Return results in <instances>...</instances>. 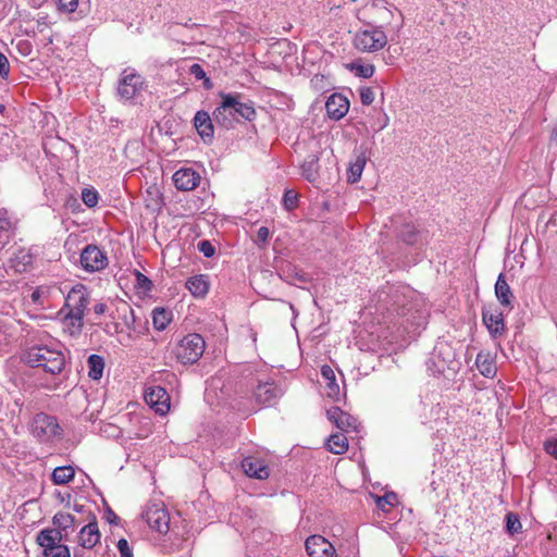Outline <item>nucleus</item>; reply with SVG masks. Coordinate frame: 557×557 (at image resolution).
<instances>
[{
    "mask_svg": "<svg viewBox=\"0 0 557 557\" xmlns=\"http://www.w3.org/2000/svg\"><path fill=\"white\" fill-rule=\"evenodd\" d=\"M505 520H506V531L510 535H515L521 531L522 524H521L519 516L517 513L508 512L505 517Z\"/></svg>",
    "mask_w": 557,
    "mask_h": 557,
    "instance_id": "nucleus-39",
    "label": "nucleus"
},
{
    "mask_svg": "<svg viewBox=\"0 0 557 557\" xmlns=\"http://www.w3.org/2000/svg\"><path fill=\"white\" fill-rule=\"evenodd\" d=\"M145 86L144 77L134 69H125L119 79L116 92L121 100L134 99Z\"/></svg>",
    "mask_w": 557,
    "mask_h": 557,
    "instance_id": "nucleus-8",
    "label": "nucleus"
},
{
    "mask_svg": "<svg viewBox=\"0 0 557 557\" xmlns=\"http://www.w3.org/2000/svg\"><path fill=\"white\" fill-rule=\"evenodd\" d=\"M283 205L287 210H293L298 205V196L294 190H286L283 195Z\"/></svg>",
    "mask_w": 557,
    "mask_h": 557,
    "instance_id": "nucleus-44",
    "label": "nucleus"
},
{
    "mask_svg": "<svg viewBox=\"0 0 557 557\" xmlns=\"http://www.w3.org/2000/svg\"><path fill=\"white\" fill-rule=\"evenodd\" d=\"M545 451L557 459V438L547 440L544 443Z\"/></svg>",
    "mask_w": 557,
    "mask_h": 557,
    "instance_id": "nucleus-49",
    "label": "nucleus"
},
{
    "mask_svg": "<svg viewBox=\"0 0 557 557\" xmlns=\"http://www.w3.org/2000/svg\"><path fill=\"white\" fill-rule=\"evenodd\" d=\"M90 301V293L88 288L78 283L74 285L71 290L67 293L65 298V304L60 311L62 314L64 311H69L76 314H85V309L89 305Z\"/></svg>",
    "mask_w": 557,
    "mask_h": 557,
    "instance_id": "nucleus-9",
    "label": "nucleus"
},
{
    "mask_svg": "<svg viewBox=\"0 0 557 557\" xmlns=\"http://www.w3.org/2000/svg\"><path fill=\"white\" fill-rule=\"evenodd\" d=\"M82 268L89 273L103 270L108 265V257L99 246H85L79 258Z\"/></svg>",
    "mask_w": 557,
    "mask_h": 557,
    "instance_id": "nucleus-11",
    "label": "nucleus"
},
{
    "mask_svg": "<svg viewBox=\"0 0 557 557\" xmlns=\"http://www.w3.org/2000/svg\"><path fill=\"white\" fill-rule=\"evenodd\" d=\"M326 448L335 455H342L348 449V441L344 433H335L330 435L326 441Z\"/></svg>",
    "mask_w": 557,
    "mask_h": 557,
    "instance_id": "nucleus-34",
    "label": "nucleus"
},
{
    "mask_svg": "<svg viewBox=\"0 0 557 557\" xmlns=\"http://www.w3.org/2000/svg\"><path fill=\"white\" fill-rule=\"evenodd\" d=\"M82 200L88 208H94L98 205L99 193L94 187L84 188L82 190Z\"/></svg>",
    "mask_w": 557,
    "mask_h": 557,
    "instance_id": "nucleus-41",
    "label": "nucleus"
},
{
    "mask_svg": "<svg viewBox=\"0 0 557 557\" xmlns=\"http://www.w3.org/2000/svg\"><path fill=\"white\" fill-rule=\"evenodd\" d=\"M63 313L62 324L64 331L72 337L78 336L84 327V315L69 311H64Z\"/></svg>",
    "mask_w": 557,
    "mask_h": 557,
    "instance_id": "nucleus-26",
    "label": "nucleus"
},
{
    "mask_svg": "<svg viewBox=\"0 0 557 557\" xmlns=\"http://www.w3.org/2000/svg\"><path fill=\"white\" fill-rule=\"evenodd\" d=\"M325 110L331 120L339 121L347 114L349 101L341 94H332L325 102Z\"/></svg>",
    "mask_w": 557,
    "mask_h": 557,
    "instance_id": "nucleus-18",
    "label": "nucleus"
},
{
    "mask_svg": "<svg viewBox=\"0 0 557 557\" xmlns=\"http://www.w3.org/2000/svg\"><path fill=\"white\" fill-rule=\"evenodd\" d=\"M5 111V106L0 104V113H3Z\"/></svg>",
    "mask_w": 557,
    "mask_h": 557,
    "instance_id": "nucleus-58",
    "label": "nucleus"
},
{
    "mask_svg": "<svg viewBox=\"0 0 557 557\" xmlns=\"http://www.w3.org/2000/svg\"><path fill=\"white\" fill-rule=\"evenodd\" d=\"M305 546L310 557H336V550L332 543L321 535H310L306 540Z\"/></svg>",
    "mask_w": 557,
    "mask_h": 557,
    "instance_id": "nucleus-14",
    "label": "nucleus"
},
{
    "mask_svg": "<svg viewBox=\"0 0 557 557\" xmlns=\"http://www.w3.org/2000/svg\"><path fill=\"white\" fill-rule=\"evenodd\" d=\"M143 518L152 530L161 534H165L170 529V516L163 504L147 505Z\"/></svg>",
    "mask_w": 557,
    "mask_h": 557,
    "instance_id": "nucleus-10",
    "label": "nucleus"
},
{
    "mask_svg": "<svg viewBox=\"0 0 557 557\" xmlns=\"http://www.w3.org/2000/svg\"><path fill=\"white\" fill-rule=\"evenodd\" d=\"M59 531H39L36 543L41 548L42 557H71L67 545L63 544Z\"/></svg>",
    "mask_w": 557,
    "mask_h": 557,
    "instance_id": "nucleus-5",
    "label": "nucleus"
},
{
    "mask_svg": "<svg viewBox=\"0 0 557 557\" xmlns=\"http://www.w3.org/2000/svg\"><path fill=\"white\" fill-rule=\"evenodd\" d=\"M81 507H82V506H79V505H75V506H74V509H75L76 511H81Z\"/></svg>",
    "mask_w": 557,
    "mask_h": 557,
    "instance_id": "nucleus-60",
    "label": "nucleus"
},
{
    "mask_svg": "<svg viewBox=\"0 0 557 557\" xmlns=\"http://www.w3.org/2000/svg\"><path fill=\"white\" fill-rule=\"evenodd\" d=\"M100 532L98 528V523L96 517H92V520L83 527L78 534V543L81 547L91 549L100 542Z\"/></svg>",
    "mask_w": 557,
    "mask_h": 557,
    "instance_id": "nucleus-22",
    "label": "nucleus"
},
{
    "mask_svg": "<svg viewBox=\"0 0 557 557\" xmlns=\"http://www.w3.org/2000/svg\"><path fill=\"white\" fill-rule=\"evenodd\" d=\"M205 351V339L200 334L190 333L183 337L174 348L176 359L183 364L196 363Z\"/></svg>",
    "mask_w": 557,
    "mask_h": 557,
    "instance_id": "nucleus-4",
    "label": "nucleus"
},
{
    "mask_svg": "<svg viewBox=\"0 0 557 557\" xmlns=\"http://www.w3.org/2000/svg\"><path fill=\"white\" fill-rule=\"evenodd\" d=\"M319 159L317 156H308L301 164L302 176L308 182H314L318 178Z\"/></svg>",
    "mask_w": 557,
    "mask_h": 557,
    "instance_id": "nucleus-35",
    "label": "nucleus"
},
{
    "mask_svg": "<svg viewBox=\"0 0 557 557\" xmlns=\"http://www.w3.org/2000/svg\"><path fill=\"white\" fill-rule=\"evenodd\" d=\"M475 364L480 373L485 377H493L496 374L497 368L490 354L480 351L476 355Z\"/></svg>",
    "mask_w": 557,
    "mask_h": 557,
    "instance_id": "nucleus-31",
    "label": "nucleus"
},
{
    "mask_svg": "<svg viewBox=\"0 0 557 557\" xmlns=\"http://www.w3.org/2000/svg\"><path fill=\"white\" fill-rule=\"evenodd\" d=\"M170 323V314L163 308H156L152 311V324L156 330L163 331Z\"/></svg>",
    "mask_w": 557,
    "mask_h": 557,
    "instance_id": "nucleus-38",
    "label": "nucleus"
},
{
    "mask_svg": "<svg viewBox=\"0 0 557 557\" xmlns=\"http://www.w3.org/2000/svg\"><path fill=\"white\" fill-rule=\"evenodd\" d=\"M16 48L18 52L24 57L29 55L33 50L32 44L28 40H20L16 45Z\"/></svg>",
    "mask_w": 557,
    "mask_h": 557,
    "instance_id": "nucleus-50",
    "label": "nucleus"
},
{
    "mask_svg": "<svg viewBox=\"0 0 557 557\" xmlns=\"http://www.w3.org/2000/svg\"><path fill=\"white\" fill-rule=\"evenodd\" d=\"M37 24H38V28L41 26V25H46V22L45 21H37Z\"/></svg>",
    "mask_w": 557,
    "mask_h": 557,
    "instance_id": "nucleus-57",
    "label": "nucleus"
},
{
    "mask_svg": "<svg viewBox=\"0 0 557 557\" xmlns=\"http://www.w3.org/2000/svg\"><path fill=\"white\" fill-rule=\"evenodd\" d=\"M108 311V306L104 302H98L94 306V312L97 315H102Z\"/></svg>",
    "mask_w": 557,
    "mask_h": 557,
    "instance_id": "nucleus-55",
    "label": "nucleus"
},
{
    "mask_svg": "<svg viewBox=\"0 0 557 557\" xmlns=\"http://www.w3.org/2000/svg\"><path fill=\"white\" fill-rule=\"evenodd\" d=\"M144 201L146 208L152 213H159L164 206L163 195L156 185L149 186L146 189Z\"/></svg>",
    "mask_w": 557,
    "mask_h": 557,
    "instance_id": "nucleus-27",
    "label": "nucleus"
},
{
    "mask_svg": "<svg viewBox=\"0 0 557 557\" xmlns=\"http://www.w3.org/2000/svg\"><path fill=\"white\" fill-rule=\"evenodd\" d=\"M75 517L67 512H57L52 518L54 528H46L41 531H59L61 539L67 540L70 532L74 531Z\"/></svg>",
    "mask_w": 557,
    "mask_h": 557,
    "instance_id": "nucleus-21",
    "label": "nucleus"
},
{
    "mask_svg": "<svg viewBox=\"0 0 557 557\" xmlns=\"http://www.w3.org/2000/svg\"><path fill=\"white\" fill-rule=\"evenodd\" d=\"M387 44V37L381 27H369L356 33L354 45L363 52H374L383 49Z\"/></svg>",
    "mask_w": 557,
    "mask_h": 557,
    "instance_id": "nucleus-6",
    "label": "nucleus"
},
{
    "mask_svg": "<svg viewBox=\"0 0 557 557\" xmlns=\"http://www.w3.org/2000/svg\"><path fill=\"white\" fill-rule=\"evenodd\" d=\"M120 557H133V550L126 539H120L116 544Z\"/></svg>",
    "mask_w": 557,
    "mask_h": 557,
    "instance_id": "nucleus-46",
    "label": "nucleus"
},
{
    "mask_svg": "<svg viewBox=\"0 0 557 557\" xmlns=\"http://www.w3.org/2000/svg\"><path fill=\"white\" fill-rule=\"evenodd\" d=\"M135 277H136V288L143 290L144 293L151 292L153 284L150 278H148L145 274L139 272L138 270H135Z\"/></svg>",
    "mask_w": 557,
    "mask_h": 557,
    "instance_id": "nucleus-42",
    "label": "nucleus"
},
{
    "mask_svg": "<svg viewBox=\"0 0 557 557\" xmlns=\"http://www.w3.org/2000/svg\"><path fill=\"white\" fill-rule=\"evenodd\" d=\"M185 285L191 295L198 298L205 297L209 292V282L202 274L189 277Z\"/></svg>",
    "mask_w": 557,
    "mask_h": 557,
    "instance_id": "nucleus-29",
    "label": "nucleus"
},
{
    "mask_svg": "<svg viewBox=\"0 0 557 557\" xmlns=\"http://www.w3.org/2000/svg\"><path fill=\"white\" fill-rule=\"evenodd\" d=\"M24 361L33 368H41L50 374H59L65 367V357L61 350L52 349L46 345L30 347L23 357Z\"/></svg>",
    "mask_w": 557,
    "mask_h": 557,
    "instance_id": "nucleus-1",
    "label": "nucleus"
},
{
    "mask_svg": "<svg viewBox=\"0 0 557 557\" xmlns=\"http://www.w3.org/2000/svg\"><path fill=\"white\" fill-rule=\"evenodd\" d=\"M104 518L108 521V523H110V524H117V522L120 520L117 515L110 507H107V509L104 511Z\"/></svg>",
    "mask_w": 557,
    "mask_h": 557,
    "instance_id": "nucleus-52",
    "label": "nucleus"
},
{
    "mask_svg": "<svg viewBox=\"0 0 557 557\" xmlns=\"http://www.w3.org/2000/svg\"><path fill=\"white\" fill-rule=\"evenodd\" d=\"M368 157L364 151L356 154L355 160L350 162L348 168V181L350 183H357L361 178Z\"/></svg>",
    "mask_w": 557,
    "mask_h": 557,
    "instance_id": "nucleus-32",
    "label": "nucleus"
},
{
    "mask_svg": "<svg viewBox=\"0 0 557 557\" xmlns=\"http://www.w3.org/2000/svg\"><path fill=\"white\" fill-rule=\"evenodd\" d=\"M174 186L182 191H190L197 188L201 175L191 168H181L173 174Z\"/></svg>",
    "mask_w": 557,
    "mask_h": 557,
    "instance_id": "nucleus-15",
    "label": "nucleus"
},
{
    "mask_svg": "<svg viewBox=\"0 0 557 557\" xmlns=\"http://www.w3.org/2000/svg\"><path fill=\"white\" fill-rule=\"evenodd\" d=\"M428 369L435 376L448 377L458 372L460 362L456 358L454 348L447 342L436 344L432 357L428 361Z\"/></svg>",
    "mask_w": 557,
    "mask_h": 557,
    "instance_id": "nucleus-2",
    "label": "nucleus"
},
{
    "mask_svg": "<svg viewBox=\"0 0 557 557\" xmlns=\"http://www.w3.org/2000/svg\"><path fill=\"white\" fill-rule=\"evenodd\" d=\"M482 319L493 338L500 337L505 333L506 327L502 312L483 309Z\"/></svg>",
    "mask_w": 557,
    "mask_h": 557,
    "instance_id": "nucleus-19",
    "label": "nucleus"
},
{
    "mask_svg": "<svg viewBox=\"0 0 557 557\" xmlns=\"http://www.w3.org/2000/svg\"><path fill=\"white\" fill-rule=\"evenodd\" d=\"M189 73L197 79H203L206 88H211L210 79L206 77V72L203 71L202 66L198 63L193 64L189 67Z\"/></svg>",
    "mask_w": 557,
    "mask_h": 557,
    "instance_id": "nucleus-43",
    "label": "nucleus"
},
{
    "mask_svg": "<svg viewBox=\"0 0 557 557\" xmlns=\"http://www.w3.org/2000/svg\"><path fill=\"white\" fill-rule=\"evenodd\" d=\"M88 376L95 381L102 377L104 369V359L99 355H90L87 360Z\"/></svg>",
    "mask_w": 557,
    "mask_h": 557,
    "instance_id": "nucleus-37",
    "label": "nucleus"
},
{
    "mask_svg": "<svg viewBox=\"0 0 557 557\" xmlns=\"http://www.w3.org/2000/svg\"><path fill=\"white\" fill-rule=\"evenodd\" d=\"M358 75L363 78H370L374 74L373 65H359Z\"/></svg>",
    "mask_w": 557,
    "mask_h": 557,
    "instance_id": "nucleus-51",
    "label": "nucleus"
},
{
    "mask_svg": "<svg viewBox=\"0 0 557 557\" xmlns=\"http://www.w3.org/2000/svg\"><path fill=\"white\" fill-rule=\"evenodd\" d=\"M283 389L273 381L258 383L253 387V398L256 403L262 407H271L276 405L277 400L283 396Z\"/></svg>",
    "mask_w": 557,
    "mask_h": 557,
    "instance_id": "nucleus-12",
    "label": "nucleus"
},
{
    "mask_svg": "<svg viewBox=\"0 0 557 557\" xmlns=\"http://www.w3.org/2000/svg\"><path fill=\"white\" fill-rule=\"evenodd\" d=\"M78 0H58V8L65 13H72L77 9Z\"/></svg>",
    "mask_w": 557,
    "mask_h": 557,
    "instance_id": "nucleus-45",
    "label": "nucleus"
},
{
    "mask_svg": "<svg viewBox=\"0 0 557 557\" xmlns=\"http://www.w3.org/2000/svg\"><path fill=\"white\" fill-rule=\"evenodd\" d=\"M213 117L206 111H198L194 117V125L205 141L213 138Z\"/></svg>",
    "mask_w": 557,
    "mask_h": 557,
    "instance_id": "nucleus-25",
    "label": "nucleus"
},
{
    "mask_svg": "<svg viewBox=\"0 0 557 557\" xmlns=\"http://www.w3.org/2000/svg\"><path fill=\"white\" fill-rule=\"evenodd\" d=\"M269 228L265 227V226H260L258 230H257V240L258 242H261V243H264L268 240L269 238Z\"/></svg>",
    "mask_w": 557,
    "mask_h": 557,
    "instance_id": "nucleus-53",
    "label": "nucleus"
},
{
    "mask_svg": "<svg viewBox=\"0 0 557 557\" xmlns=\"http://www.w3.org/2000/svg\"><path fill=\"white\" fill-rule=\"evenodd\" d=\"M15 222L5 208H0V242H9L14 234Z\"/></svg>",
    "mask_w": 557,
    "mask_h": 557,
    "instance_id": "nucleus-33",
    "label": "nucleus"
},
{
    "mask_svg": "<svg viewBox=\"0 0 557 557\" xmlns=\"http://www.w3.org/2000/svg\"><path fill=\"white\" fill-rule=\"evenodd\" d=\"M406 288L385 286L379 293L376 308L382 312L391 314L405 315L409 311L410 299L405 295Z\"/></svg>",
    "mask_w": 557,
    "mask_h": 557,
    "instance_id": "nucleus-3",
    "label": "nucleus"
},
{
    "mask_svg": "<svg viewBox=\"0 0 557 557\" xmlns=\"http://www.w3.org/2000/svg\"><path fill=\"white\" fill-rule=\"evenodd\" d=\"M34 262V256L27 247H20L12 252L9 258L10 267L17 273H24L30 270Z\"/></svg>",
    "mask_w": 557,
    "mask_h": 557,
    "instance_id": "nucleus-20",
    "label": "nucleus"
},
{
    "mask_svg": "<svg viewBox=\"0 0 557 557\" xmlns=\"http://www.w3.org/2000/svg\"><path fill=\"white\" fill-rule=\"evenodd\" d=\"M242 467L245 473L250 478L264 480L270 475V470L265 462L256 457H246L242 461Z\"/></svg>",
    "mask_w": 557,
    "mask_h": 557,
    "instance_id": "nucleus-24",
    "label": "nucleus"
},
{
    "mask_svg": "<svg viewBox=\"0 0 557 557\" xmlns=\"http://www.w3.org/2000/svg\"><path fill=\"white\" fill-rule=\"evenodd\" d=\"M321 375L325 381V395L326 397L337 400L339 396V385L336 383V377L333 369L325 364L321 368Z\"/></svg>",
    "mask_w": 557,
    "mask_h": 557,
    "instance_id": "nucleus-28",
    "label": "nucleus"
},
{
    "mask_svg": "<svg viewBox=\"0 0 557 557\" xmlns=\"http://www.w3.org/2000/svg\"><path fill=\"white\" fill-rule=\"evenodd\" d=\"M75 476V470L72 466H61L54 468L51 474V481L55 485H63L71 482Z\"/></svg>",
    "mask_w": 557,
    "mask_h": 557,
    "instance_id": "nucleus-36",
    "label": "nucleus"
},
{
    "mask_svg": "<svg viewBox=\"0 0 557 557\" xmlns=\"http://www.w3.org/2000/svg\"><path fill=\"white\" fill-rule=\"evenodd\" d=\"M327 419L343 432H357L359 422L357 418L343 411L339 407H332L326 411Z\"/></svg>",
    "mask_w": 557,
    "mask_h": 557,
    "instance_id": "nucleus-16",
    "label": "nucleus"
},
{
    "mask_svg": "<svg viewBox=\"0 0 557 557\" xmlns=\"http://www.w3.org/2000/svg\"><path fill=\"white\" fill-rule=\"evenodd\" d=\"M198 244L207 245V244H210V242L208 239H203V240L199 242Z\"/></svg>",
    "mask_w": 557,
    "mask_h": 557,
    "instance_id": "nucleus-59",
    "label": "nucleus"
},
{
    "mask_svg": "<svg viewBox=\"0 0 557 557\" xmlns=\"http://www.w3.org/2000/svg\"><path fill=\"white\" fill-rule=\"evenodd\" d=\"M10 75V62L8 58L0 52V77L7 79Z\"/></svg>",
    "mask_w": 557,
    "mask_h": 557,
    "instance_id": "nucleus-48",
    "label": "nucleus"
},
{
    "mask_svg": "<svg viewBox=\"0 0 557 557\" xmlns=\"http://www.w3.org/2000/svg\"><path fill=\"white\" fill-rule=\"evenodd\" d=\"M226 100H231L234 116L236 121L238 117H243L247 121L255 120L257 113L253 107L252 101H242V96L239 94H224Z\"/></svg>",
    "mask_w": 557,
    "mask_h": 557,
    "instance_id": "nucleus-17",
    "label": "nucleus"
},
{
    "mask_svg": "<svg viewBox=\"0 0 557 557\" xmlns=\"http://www.w3.org/2000/svg\"><path fill=\"white\" fill-rule=\"evenodd\" d=\"M145 401L161 416L165 414L170 409V396L161 386L149 387L145 392Z\"/></svg>",
    "mask_w": 557,
    "mask_h": 557,
    "instance_id": "nucleus-13",
    "label": "nucleus"
},
{
    "mask_svg": "<svg viewBox=\"0 0 557 557\" xmlns=\"http://www.w3.org/2000/svg\"><path fill=\"white\" fill-rule=\"evenodd\" d=\"M495 295L503 306L509 309L512 308L511 298L513 296L503 273L498 275L497 281L495 283Z\"/></svg>",
    "mask_w": 557,
    "mask_h": 557,
    "instance_id": "nucleus-30",
    "label": "nucleus"
},
{
    "mask_svg": "<svg viewBox=\"0 0 557 557\" xmlns=\"http://www.w3.org/2000/svg\"><path fill=\"white\" fill-rule=\"evenodd\" d=\"M398 503L397 495L393 492L385 493L376 499V506L382 511H387L389 507H394Z\"/></svg>",
    "mask_w": 557,
    "mask_h": 557,
    "instance_id": "nucleus-40",
    "label": "nucleus"
},
{
    "mask_svg": "<svg viewBox=\"0 0 557 557\" xmlns=\"http://www.w3.org/2000/svg\"><path fill=\"white\" fill-rule=\"evenodd\" d=\"M360 100L364 106H370L374 101V91L370 87L360 88Z\"/></svg>",
    "mask_w": 557,
    "mask_h": 557,
    "instance_id": "nucleus-47",
    "label": "nucleus"
},
{
    "mask_svg": "<svg viewBox=\"0 0 557 557\" xmlns=\"http://www.w3.org/2000/svg\"><path fill=\"white\" fill-rule=\"evenodd\" d=\"M30 432L38 441L48 442L61 435L62 429L54 417L39 412L33 418Z\"/></svg>",
    "mask_w": 557,
    "mask_h": 557,
    "instance_id": "nucleus-7",
    "label": "nucleus"
},
{
    "mask_svg": "<svg viewBox=\"0 0 557 557\" xmlns=\"http://www.w3.org/2000/svg\"><path fill=\"white\" fill-rule=\"evenodd\" d=\"M221 103L213 111V121L218 125L228 129L233 127L236 119L234 116L233 110L231 109V100H226L224 94H221Z\"/></svg>",
    "mask_w": 557,
    "mask_h": 557,
    "instance_id": "nucleus-23",
    "label": "nucleus"
},
{
    "mask_svg": "<svg viewBox=\"0 0 557 557\" xmlns=\"http://www.w3.org/2000/svg\"><path fill=\"white\" fill-rule=\"evenodd\" d=\"M205 257L210 258L215 253V246H198Z\"/></svg>",
    "mask_w": 557,
    "mask_h": 557,
    "instance_id": "nucleus-54",
    "label": "nucleus"
},
{
    "mask_svg": "<svg viewBox=\"0 0 557 557\" xmlns=\"http://www.w3.org/2000/svg\"><path fill=\"white\" fill-rule=\"evenodd\" d=\"M45 293V289L42 287H37L35 290H33L30 298L34 302H39L42 294Z\"/></svg>",
    "mask_w": 557,
    "mask_h": 557,
    "instance_id": "nucleus-56",
    "label": "nucleus"
}]
</instances>
